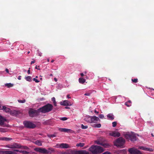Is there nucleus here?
Instances as JSON below:
<instances>
[{
	"label": "nucleus",
	"mask_w": 154,
	"mask_h": 154,
	"mask_svg": "<svg viewBox=\"0 0 154 154\" xmlns=\"http://www.w3.org/2000/svg\"><path fill=\"white\" fill-rule=\"evenodd\" d=\"M89 150L91 152L92 154H98L102 152L104 150L101 147L92 145L89 149Z\"/></svg>",
	"instance_id": "f257e3e1"
},
{
	"label": "nucleus",
	"mask_w": 154,
	"mask_h": 154,
	"mask_svg": "<svg viewBox=\"0 0 154 154\" xmlns=\"http://www.w3.org/2000/svg\"><path fill=\"white\" fill-rule=\"evenodd\" d=\"M62 154H89V153L88 152L85 150H75L69 149L62 152Z\"/></svg>",
	"instance_id": "f03ea898"
},
{
	"label": "nucleus",
	"mask_w": 154,
	"mask_h": 154,
	"mask_svg": "<svg viewBox=\"0 0 154 154\" xmlns=\"http://www.w3.org/2000/svg\"><path fill=\"white\" fill-rule=\"evenodd\" d=\"M53 108V106L51 104L48 103L40 108L39 109L41 112L45 113L51 111Z\"/></svg>",
	"instance_id": "7ed1b4c3"
},
{
	"label": "nucleus",
	"mask_w": 154,
	"mask_h": 154,
	"mask_svg": "<svg viewBox=\"0 0 154 154\" xmlns=\"http://www.w3.org/2000/svg\"><path fill=\"white\" fill-rule=\"evenodd\" d=\"M125 140L122 137L118 138L114 142V143L116 146L120 148L123 147V145L125 143Z\"/></svg>",
	"instance_id": "20e7f679"
},
{
	"label": "nucleus",
	"mask_w": 154,
	"mask_h": 154,
	"mask_svg": "<svg viewBox=\"0 0 154 154\" xmlns=\"http://www.w3.org/2000/svg\"><path fill=\"white\" fill-rule=\"evenodd\" d=\"M40 112L39 108L37 110L30 109L29 111V114L30 117H34L39 115Z\"/></svg>",
	"instance_id": "39448f33"
},
{
	"label": "nucleus",
	"mask_w": 154,
	"mask_h": 154,
	"mask_svg": "<svg viewBox=\"0 0 154 154\" xmlns=\"http://www.w3.org/2000/svg\"><path fill=\"white\" fill-rule=\"evenodd\" d=\"M124 135L126 139H129L132 141H136L137 140L136 136L133 134L126 133L124 134Z\"/></svg>",
	"instance_id": "423d86ee"
},
{
	"label": "nucleus",
	"mask_w": 154,
	"mask_h": 154,
	"mask_svg": "<svg viewBox=\"0 0 154 154\" xmlns=\"http://www.w3.org/2000/svg\"><path fill=\"white\" fill-rule=\"evenodd\" d=\"M24 126L28 128H33L36 127L35 125L32 122L29 121H25L23 122Z\"/></svg>",
	"instance_id": "0eeeda50"
},
{
	"label": "nucleus",
	"mask_w": 154,
	"mask_h": 154,
	"mask_svg": "<svg viewBox=\"0 0 154 154\" xmlns=\"http://www.w3.org/2000/svg\"><path fill=\"white\" fill-rule=\"evenodd\" d=\"M55 147L59 148L67 149L70 148L69 145L66 143H57Z\"/></svg>",
	"instance_id": "6e6552de"
},
{
	"label": "nucleus",
	"mask_w": 154,
	"mask_h": 154,
	"mask_svg": "<svg viewBox=\"0 0 154 154\" xmlns=\"http://www.w3.org/2000/svg\"><path fill=\"white\" fill-rule=\"evenodd\" d=\"M128 151L131 154H142L140 151L136 149L131 148Z\"/></svg>",
	"instance_id": "1a4fd4ad"
},
{
	"label": "nucleus",
	"mask_w": 154,
	"mask_h": 154,
	"mask_svg": "<svg viewBox=\"0 0 154 154\" xmlns=\"http://www.w3.org/2000/svg\"><path fill=\"white\" fill-rule=\"evenodd\" d=\"M4 149H0V154H14L12 150H3Z\"/></svg>",
	"instance_id": "9d476101"
},
{
	"label": "nucleus",
	"mask_w": 154,
	"mask_h": 154,
	"mask_svg": "<svg viewBox=\"0 0 154 154\" xmlns=\"http://www.w3.org/2000/svg\"><path fill=\"white\" fill-rule=\"evenodd\" d=\"M4 149H0V154H14L12 150H3Z\"/></svg>",
	"instance_id": "9b49d317"
},
{
	"label": "nucleus",
	"mask_w": 154,
	"mask_h": 154,
	"mask_svg": "<svg viewBox=\"0 0 154 154\" xmlns=\"http://www.w3.org/2000/svg\"><path fill=\"white\" fill-rule=\"evenodd\" d=\"M35 150L37 152L43 153L47 154V149L45 148H36Z\"/></svg>",
	"instance_id": "f8f14e48"
},
{
	"label": "nucleus",
	"mask_w": 154,
	"mask_h": 154,
	"mask_svg": "<svg viewBox=\"0 0 154 154\" xmlns=\"http://www.w3.org/2000/svg\"><path fill=\"white\" fill-rule=\"evenodd\" d=\"M60 104L61 105L64 106H70L72 105V104L67 100H64L63 101L60 102Z\"/></svg>",
	"instance_id": "ddd939ff"
},
{
	"label": "nucleus",
	"mask_w": 154,
	"mask_h": 154,
	"mask_svg": "<svg viewBox=\"0 0 154 154\" xmlns=\"http://www.w3.org/2000/svg\"><path fill=\"white\" fill-rule=\"evenodd\" d=\"M91 123H96L100 121L99 118L95 116H91Z\"/></svg>",
	"instance_id": "4468645a"
},
{
	"label": "nucleus",
	"mask_w": 154,
	"mask_h": 154,
	"mask_svg": "<svg viewBox=\"0 0 154 154\" xmlns=\"http://www.w3.org/2000/svg\"><path fill=\"white\" fill-rule=\"evenodd\" d=\"M11 149H19L21 147L20 145L17 143H14L11 144Z\"/></svg>",
	"instance_id": "2eb2a0df"
},
{
	"label": "nucleus",
	"mask_w": 154,
	"mask_h": 154,
	"mask_svg": "<svg viewBox=\"0 0 154 154\" xmlns=\"http://www.w3.org/2000/svg\"><path fill=\"white\" fill-rule=\"evenodd\" d=\"M110 135L114 137H119L120 136V133L118 132L113 131L109 133Z\"/></svg>",
	"instance_id": "dca6fc26"
},
{
	"label": "nucleus",
	"mask_w": 154,
	"mask_h": 154,
	"mask_svg": "<svg viewBox=\"0 0 154 154\" xmlns=\"http://www.w3.org/2000/svg\"><path fill=\"white\" fill-rule=\"evenodd\" d=\"M0 109H3L6 112L10 113L11 109L9 108H7L4 106H0Z\"/></svg>",
	"instance_id": "f3484780"
},
{
	"label": "nucleus",
	"mask_w": 154,
	"mask_h": 154,
	"mask_svg": "<svg viewBox=\"0 0 154 154\" xmlns=\"http://www.w3.org/2000/svg\"><path fill=\"white\" fill-rule=\"evenodd\" d=\"M13 152H14V154H17V152H19L23 154H28L29 152L26 151L20 150L17 149H13Z\"/></svg>",
	"instance_id": "a211bd4d"
},
{
	"label": "nucleus",
	"mask_w": 154,
	"mask_h": 154,
	"mask_svg": "<svg viewBox=\"0 0 154 154\" xmlns=\"http://www.w3.org/2000/svg\"><path fill=\"white\" fill-rule=\"evenodd\" d=\"M59 130L61 132H70L72 130L70 129L65 128H59Z\"/></svg>",
	"instance_id": "6ab92c4d"
},
{
	"label": "nucleus",
	"mask_w": 154,
	"mask_h": 154,
	"mask_svg": "<svg viewBox=\"0 0 154 154\" xmlns=\"http://www.w3.org/2000/svg\"><path fill=\"white\" fill-rule=\"evenodd\" d=\"M6 121V120L5 119L0 115V126H3L5 122Z\"/></svg>",
	"instance_id": "aec40b11"
},
{
	"label": "nucleus",
	"mask_w": 154,
	"mask_h": 154,
	"mask_svg": "<svg viewBox=\"0 0 154 154\" xmlns=\"http://www.w3.org/2000/svg\"><path fill=\"white\" fill-rule=\"evenodd\" d=\"M91 116H87L85 117L84 120L87 122L91 123Z\"/></svg>",
	"instance_id": "412c9836"
},
{
	"label": "nucleus",
	"mask_w": 154,
	"mask_h": 154,
	"mask_svg": "<svg viewBox=\"0 0 154 154\" xmlns=\"http://www.w3.org/2000/svg\"><path fill=\"white\" fill-rule=\"evenodd\" d=\"M107 117L109 119L113 120L114 119V117L112 113L108 114L107 116Z\"/></svg>",
	"instance_id": "4be33fe9"
},
{
	"label": "nucleus",
	"mask_w": 154,
	"mask_h": 154,
	"mask_svg": "<svg viewBox=\"0 0 154 154\" xmlns=\"http://www.w3.org/2000/svg\"><path fill=\"white\" fill-rule=\"evenodd\" d=\"M9 113L13 116H16L18 114V112L15 110H11Z\"/></svg>",
	"instance_id": "5701e85b"
},
{
	"label": "nucleus",
	"mask_w": 154,
	"mask_h": 154,
	"mask_svg": "<svg viewBox=\"0 0 154 154\" xmlns=\"http://www.w3.org/2000/svg\"><path fill=\"white\" fill-rule=\"evenodd\" d=\"M54 152V150L53 148H48V149H47V154H51Z\"/></svg>",
	"instance_id": "b1692460"
},
{
	"label": "nucleus",
	"mask_w": 154,
	"mask_h": 154,
	"mask_svg": "<svg viewBox=\"0 0 154 154\" xmlns=\"http://www.w3.org/2000/svg\"><path fill=\"white\" fill-rule=\"evenodd\" d=\"M12 140V138L7 137H0V140L9 141Z\"/></svg>",
	"instance_id": "393cba45"
},
{
	"label": "nucleus",
	"mask_w": 154,
	"mask_h": 154,
	"mask_svg": "<svg viewBox=\"0 0 154 154\" xmlns=\"http://www.w3.org/2000/svg\"><path fill=\"white\" fill-rule=\"evenodd\" d=\"M35 143L38 146H42V142L40 140L36 141L35 142Z\"/></svg>",
	"instance_id": "a878e982"
},
{
	"label": "nucleus",
	"mask_w": 154,
	"mask_h": 154,
	"mask_svg": "<svg viewBox=\"0 0 154 154\" xmlns=\"http://www.w3.org/2000/svg\"><path fill=\"white\" fill-rule=\"evenodd\" d=\"M79 81L80 83L83 84L85 82L86 80L83 78H80L79 79Z\"/></svg>",
	"instance_id": "bb28decb"
},
{
	"label": "nucleus",
	"mask_w": 154,
	"mask_h": 154,
	"mask_svg": "<svg viewBox=\"0 0 154 154\" xmlns=\"http://www.w3.org/2000/svg\"><path fill=\"white\" fill-rule=\"evenodd\" d=\"M5 85L8 88H10L12 87L14 85V84L11 83H6L5 84Z\"/></svg>",
	"instance_id": "cd10ccee"
},
{
	"label": "nucleus",
	"mask_w": 154,
	"mask_h": 154,
	"mask_svg": "<svg viewBox=\"0 0 154 154\" xmlns=\"http://www.w3.org/2000/svg\"><path fill=\"white\" fill-rule=\"evenodd\" d=\"M25 78L27 81L30 82L32 81V78L30 76H27Z\"/></svg>",
	"instance_id": "c85d7f7f"
},
{
	"label": "nucleus",
	"mask_w": 154,
	"mask_h": 154,
	"mask_svg": "<svg viewBox=\"0 0 154 154\" xmlns=\"http://www.w3.org/2000/svg\"><path fill=\"white\" fill-rule=\"evenodd\" d=\"M125 105L128 107H129L131 106V100L126 102L125 103Z\"/></svg>",
	"instance_id": "c756f323"
},
{
	"label": "nucleus",
	"mask_w": 154,
	"mask_h": 154,
	"mask_svg": "<svg viewBox=\"0 0 154 154\" xmlns=\"http://www.w3.org/2000/svg\"><path fill=\"white\" fill-rule=\"evenodd\" d=\"M7 130L6 128H0V132L5 133L7 131Z\"/></svg>",
	"instance_id": "7c9ffc66"
},
{
	"label": "nucleus",
	"mask_w": 154,
	"mask_h": 154,
	"mask_svg": "<svg viewBox=\"0 0 154 154\" xmlns=\"http://www.w3.org/2000/svg\"><path fill=\"white\" fill-rule=\"evenodd\" d=\"M85 145V143H77L76 144V146L77 147L80 146V147H83Z\"/></svg>",
	"instance_id": "2f4dec72"
},
{
	"label": "nucleus",
	"mask_w": 154,
	"mask_h": 154,
	"mask_svg": "<svg viewBox=\"0 0 154 154\" xmlns=\"http://www.w3.org/2000/svg\"><path fill=\"white\" fill-rule=\"evenodd\" d=\"M47 136L49 137L50 138H51L56 137V135L55 134H48Z\"/></svg>",
	"instance_id": "473e14b6"
},
{
	"label": "nucleus",
	"mask_w": 154,
	"mask_h": 154,
	"mask_svg": "<svg viewBox=\"0 0 154 154\" xmlns=\"http://www.w3.org/2000/svg\"><path fill=\"white\" fill-rule=\"evenodd\" d=\"M93 127L94 128H100L101 126V125L100 124H95L93 125Z\"/></svg>",
	"instance_id": "72a5a7b5"
},
{
	"label": "nucleus",
	"mask_w": 154,
	"mask_h": 154,
	"mask_svg": "<svg viewBox=\"0 0 154 154\" xmlns=\"http://www.w3.org/2000/svg\"><path fill=\"white\" fill-rule=\"evenodd\" d=\"M1 146H4L6 148L11 149V144H8L5 145H1Z\"/></svg>",
	"instance_id": "f704fd0d"
},
{
	"label": "nucleus",
	"mask_w": 154,
	"mask_h": 154,
	"mask_svg": "<svg viewBox=\"0 0 154 154\" xmlns=\"http://www.w3.org/2000/svg\"><path fill=\"white\" fill-rule=\"evenodd\" d=\"M21 147L20 148H21L22 149H24L27 150L29 149L28 147L26 146H22L20 145Z\"/></svg>",
	"instance_id": "c9c22d12"
},
{
	"label": "nucleus",
	"mask_w": 154,
	"mask_h": 154,
	"mask_svg": "<svg viewBox=\"0 0 154 154\" xmlns=\"http://www.w3.org/2000/svg\"><path fill=\"white\" fill-rule=\"evenodd\" d=\"M52 100L53 101L55 106H57V103L55 100V97H53L52 98Z\"/></svg>",
	"instance_id": "e433bc0d"
},
{
	"label": "nucleus",
	"mask_w": 154,
	"mask_h": 154,
	"mask_svg": "<svg viewBox=\"0 0 154 154\" xmlns=\"http://www.w3.org/2000/svg\"><path fill=\"white\" fill-rule=\"evenodd\" d=\"M18 101L20 103H24L26 102V100L25 99H23L22 100H18Z\"/></svg>",
	"instance_id": "4c0bfd02"
},
{
	"label": "nucleus",
	"mask_w": 154,
	"mask_h": 154,
	"mask_svg": "<svg viewBox=\"0 0 154 154\" xmlns=\"http://www.w3.org/2000/svg\"><path fill=\"white\" fill-rule=\"evenodd\" d=\"M139 149H142L146 151V147L143 146H139L138 148Z\"/></svg>",
	"instance_id": "58836bf2"
},
{
	"label": "nucleus",
	"mask_w": 154,
	"mask_h": 154,
	"mask_svg": "<svg viewBox=\"0 0 154 154\" xmlns=\"http://www.w3.org/2000/svg\"><path fill=\"white\" fill-rule=\"evenodd\" d=\"M88 127L87 126H85L83 124L81 125V128L82 129H86Z\"/></svg>",
	"instance_id": "ea45409f"
},
{
	"label": "nucleus",
	"mask_w": 154,
	"mask_h": 154,
	"mask_svg": "<svg viewBox=\"0 0 154 154\" xmlns=\"http://www.w3.org/2000/svg\"><path fill=\"white\" fill-rule=\"evenodd\" d=\"M146 151L149 152H152L153 151V149L150 148L146 147Z\"/></svg>",
	"instance_id": "a19ab883"
},
{
	"label": "nucleus",
	"mask_w": 154,
	"mask_h": 154,
	"mask_svg": "<svg viewBox=\"0 0 154 154\" xmlns=\"http://www.w3.org/2000/svg\"><path fill=\"white\" fill-rule=\"evenodd\" d=\"M60 119V120L64 121L67 120V118L66 117H61Z\"/></svg>",
	"instance_id": "79ce46f5"
},
{
	"label": "nucleus",
	"mask_w": 154,
	"mask_h": 154,
	"mask_svg": "<svg viewBox=\"0 0 154 154\" xmlns=\"http://www.w3.org/2000/svg\"><path fill=\"white\" fill-rule=\"evenodd\" d=\"M117 125V122H112V126L113 127H115Z\"/></svg>",
	"instance_id": "37998d69"
},
{
	"label": "nucleus",
	"mask_w": 154,
	"mask_h": 154,
	"mask_svg": "<svg viewBox=\"0 0 154 154\" xmlns=\"http://www.w3.org/2000/svg\"><path fill=\"white\" fill-rule=\"evenodd\" d=\"M132 82L134 83H137V82L138 79H132Z\"/></svg>",
	"instance_id": "c03bdc74"
},
{
	"label": "nucleus",
	"mask_w": 154,
	"mask_h": 154,
	"mask_svg": "<svg viewBox=\"0 0 154 154\" xmlns=\"http://www.w3.org/2000/svg\"><path fill=\"white\" fill-rule=\"evenodd\" d=\"M48 122H49V121L48 120H47V121L44 122L43 123V124L45 125H48V123H49Z\"/></svg>",
	"instance_id": "a18cd8bd"
},
{
	"label": "nucleus",
	"mask_w": 154,
	"mask_h": 154,
	"mask_svg": "<svg viewBox=\"0 0 154 154\" xmlns=\"http://www.w3.org/2000/svg\"><path fill=\"white\" fill-rule=\"evenodd\" d=\"M95 142L96 143L98 144H100L102 145V143H100V142L99 140H97L95 141Z\"/></svg>",
	"instance_id": "49530a36"
},
{
	"label": "nucleus",
	"mask_w": 154,
	"mask_h": 154,
	"mask_svg": "<svg viewBox=\"0 0 154 154\" xmlns=\"http://www.w3.org/2000/svg\"><path fill=\"white\" fill-rule=\"evenodd\" d=\"M33 80L35 81L36 83H38L39 82V81L38 80L35 78L33 79Z\"/></svg>",
	"instance_id": "de8ad7c7"
},
{
	"label": "nucleus",
	"mask_w": 154,
	"mask_h": 154,
	"mask_svg": "<svg viewBox=\"0 0 154 154\" xmlns=\"http://www.w3.org/2000/svg\"><path fill=\"white\" fill-rule=\"evenodd\" d=\"M99 116L100 118L101 119L103 118L104 117V115L103 114H100L99 115Z\"/></svg>",
	"instance_id": "09e8293b"
},
{
	"label": "nucleus",
	"mask_w": 154,
	"mask_h": 154,
	"mask_svg": "<svg viewBox=\"0 0 154 154\" xmlns=\"http://www.w3.org/2000/svg\"><path fill=\"white\" fill-rule=\"evenodd\" d=\"M37 52H38V55L41 56L42 55V53L39 51V50H38L37 51Z\"/></svg>",
	"instance_id": "8fccbe9b"
},
{
	"label": "nucleus",
	"mask_w": 154,
	"mask_h": 154,
	"mask_svg": "<svg viewBox=\"0 0 154 154\" xmlns=\"http://www.w3.org/2000/svg\"><path fill=\"white\" fill-rule=\"evenodd\" d=\"M91 94V93H85L84 95H86V96H90V95Z\"/></svg>",
	"instance_id": "3c124183"
},
{
	"label": "nucleus",
	"mask_w": 154,
	"mask_h": 154,
	"mask_svg": "<svg viewBox=\"0 0 154 154\" xmlns=\"http://www.w3.org/2000/svg\"><path fill=\"white\" fill-rule=\"evenodd\" d=\"M21 76L20 75V76H19L18 77V79L19 80H20L21 79Z\"/></svg>",
	"instance_id": "603ef678"
},
{
	"label": "nucleus",
	"mask_w": 154,
	"mask_h": 154,
	"mask_svg": "<svg viewBox=\"0 0 154 154\" xmlns=\"http://www.w3.org/2000/svg\"><path fill=\"white\" fill-rule=\"evenodd\" d=\"M30 68H29V70L27 71V73L28 74H29L30 73Z\"/></svg>",
	"instance_id": "864d4df0"
},
{
	"label": "nucleus",
	"mask_w": 154,
	"mask_h": 154,
	"mask_svg": "<svg viewBox=\"0 0 154 154\" xmlns=\"http://www.w3.org/2000/svg\"><path fill=\"white\" fill-rule=\"evenodd\" d=\"M5 71L6 72L8 73H9V70L8 69H5Z\"/></svg>",
	"instance_id": "5fc2aeb1"
},
{
	"label": "nucleus",
	"mask_w": 154,
	"mask_h": 154,
	"mask_svg": "<svg viewBox=\"0 0 154 154\" xmlns=\"http://www.w3.org/2000/svg\"><path fill=\"white\" fill-rule=\"evenodd\" d=\"M35 60L33 61H32L31 63V64H32L33 63H35Z\"/></svg>",
	"instance_id": "6e6d98bb"
},
{
	"label": "nucleus",
	"mask_w": 154,
	"mask_h": 154,
	"mask_svg": "<svg viewBox=\"0 0 154 154\" xmlns=\"http://www.w3.org/2000/svg\"><path fill=\"white\" fill-rule=\"evenodd\" d=\"M67 97L68 99H70V98H71V97H70L69 96V95H67Z\"/></svg>",
	"instance_id": "4d7b16f0"
},
{
	"label": "nucleus",
	"mask_w": 154,
	"mask_h": 154,
	"mask_svg": "<svg viewBox=\"0 0 154 154\" xmlns=\"http://www.w3.org/2000/svg\"><path fill=\"white\" fill-rule=\"evenodd\" d=\"M54 80L56 82H57V79L56 78H55L54 79Z\"/></svg>",
	"instance_id": "13d9d810"
},
{
	"label": "nucleus",
	"mask_w": 154,
	"mask_h": 154,
	"mask_svg": "<svg viewBox=\"0 0 154 154\" xmlns=\"http://www.w3.org/2000/svg\"><path fill=\"white\" fill-rule=\"evenodd\" d=\"M80 75H81V76L82 77L84 75V74L83 73H81L80 74Z\"/></svg>",
	"instance_id": "bf43d9fd"
},
{
	"label": "nucleus",
	"mask_w": 154,
	"mask_h": 154,
	"mask_svg": "<svg viewBox=\"0 0 154 154\" xmlns=\"http://www.w3.org/2000/svg\"><path fill=\"white\" fill-rule=\"evenodd\" d=\"M94 112L95 113H97V114H98V112H97L96 110H95L94 111Z\"/></svg>",
	"instance_id": "052dcab7"
},
{
	"label": "nucleus",
	"mask_w": 154,
	"mask_h": 154,
	"mask_svg": "<svg viewBox=\"0 0 154 154\" xmlns=\"http://www.w3.org/2000/svg\"><path fill=\"white\" fill-rule=\"evenodd\" d=\"M65 108L66 109H68L69 108V107H65Z\"/></svg>",
	"instance_id": "680f3d73"
},
{
	"label": "nucleus",
	"mask_w": 154,
	"mask_h": 154,
	"mask_svg": "<svg viewBox=\"0 0 154 154\" xmlns=\"http://www.w3.org/2000/svg\"><path fill=\"white\" fill-rule=\"evenodd\" d=\"M54 60H52L51 61V63H53L54 62Z\"/></svg>",
	"instance_id": "e2e57ef3"
},
{
	"label": "nucleus",
	"mask_w": 154,
	"mask_h": 154,
	"mask_svg": "<svg viewBox=\"0 0 154 154\" xmlns=\"http://www.w3.org/2000/svg\"><path fill=\"white\" fill-rule=\"evenodd\" d=\"M49 75H50V76H53V75H52V74H51Z\"/></svg>",
	"instance_id": "0e129e2a"
},
{
	"label": "nucleus",
	"mask_w": 154,
	"mask_h": 154,
	"mask_svg": "<svg viewBox=\"0 0 154 154\" xmlns=\"http://www.w3.org/2000/svg\"><path fill=\"white\" fill-rule=\"evenodd\" d=\"M47 61L48 62H49V59H47Z\"/></svg>",
	"instance_id": "69168bd1"
},
{
	"label": "nucleus",
	"mask_w": 154,
	"mask_h": 154,
	"mask_svg": "<svg viewBox=\"0 0 154 154\" xmlns=\"http://www.w3.org/2000/svg\"><path fill=\"white\" fill-rule=\"evenodd\" d=\"M84 73L85 74H86L87 73V72L86 71H85V72H84Z\"/></svg>",
	"instance_id": "338daca9"
},
{
	"label": "nucleus",
	"mask_w": 154,
	"mask_h": 154,
	"mask_svg": "<svg viewBox=\"0 0 154 154\" xmlns=\"http://www.w3.org/2000/svg\"><path fill=\"white\" fill-rule=\"evenodd\" d=\"M30 53V51H29L28 52V54H29Z\"/></svg>",
	"instance_id": "774afa93"
}]
</instances>
